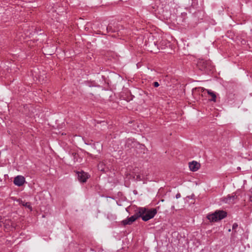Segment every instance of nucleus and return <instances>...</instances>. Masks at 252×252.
I'll return each mask as SVG.
<instances>
[{"mask_svg": "<svg viewBox=\"0 0 252 252\" xmlns=\"http://www.w3.org/2000/svg\"><path fill=\"white\" fill-rule=\"evenodd\" d=\"M139 218L143 220L147 221L153 218L157 213L156 209H147L143 207H139L137 209Z\"/></svg>", "mask_w": 252, "mask_h": 252, "instance_id": "nucleus-1", "label": "nucleus"}, {"mask_svg": "<svg viewBox=\"0 0 252 252\" xmlns=\"http://www.w3.org/2000/svg\"><path fill=\"white\" fill-rule=\"evenodd\" d=\"M226 212L222 210H218L214 213L208 214L207 218L210 222H216L221 220L226 217Z\"/></svg>", "mask_w": 252, "mask_h": 252, "instance_id": "nucleus-2", "label": "nucleus"}, {"mask_svg": "<svg viewBox=\"0 0 252 252\" xmlns=\"http://www.w3.org/2000/svg\"><path fill=\"white\" fill-rule=\"evenodd\" d=\"M237 196L235 193L231 194H228L227 196L223 197L222 199V202L229 204H234L236 202Z\"/></svg>", "mask_w": 252, "mask_h": 252, "instance_id": "nucleus-3", "label": "nucleus"}, {"mask_svg": "<svg viewBox=\"0 0 252 252\" xmlns=\"http://www.w3.org/2000/svg\"><path fill=\"white\" fill-rule=\"evenodd\" d=\"M139 218L137 210L135 211L134 215L127 218L126 219L123 220V223L124 225H130L132 224L135 220Z\"/></svg>", "mask_w": 252, "mask_h": 252, "instance_id": "nucleus-4", "label": "nucleus"}, {"mask_svg": "<svg viewBox=\"0 0 252 252\" xmlns=\"http://www.w3.org/2000/svg\"><path fill=\"white\" fill-rule=\"evenodd\" d=\"M26 182L25 178L21 175H18L14 179L13 183L15 185L18 187L23 186Z\"/></svg>", "mask_w": 252, "mask_h": 252, "instance_id": "nucleus-5", "label": "nucleus"}, {"mask_svg": "<svg viewBox=\"0 0 252 252\" xmlns=\"http://www.w3.org/2000/svg\"><path fill=\"white\" fill-rule=\"evenodd\" d=\"M78 179L81 183H85L89 178V175L87 173L83 171L77 172Z\"/></svg>", "mask_w": 252, "mask_h": 252, "instance_id": "nucleus-6", "label": "nucleus"}, {"mask_svg": "<svg viewBox=\"0 0 252 252\" xmlns=\"http://www.w3.org/2000/svg\"><path fill=\"white\" fill-rule=\"evenodd\" d=\"M199 164L195 161L189 163V168L192 171H197L199 167Z\"/></svg>", "mask_w": 252, "mask_h": 252, "instance_id": "nucleus-7", "label": "nucleus"}, {"mask_svg": "<svg viewBox=\"0 0 252 252\" xmlns=\"http://www.w3.org/2000/svg\"><path fill=\"white\" fill-rule=\"evenodd\" d=\"M201 91L202 92L205 91L207 92V93L208 94L212 96L211 100L213 101H216V95L215 94V93L212 92L211 90H206L204 88H201Z\"/></svg>", "mask_w": 252, "mask_h": 252, "instance_id": "nucleus-8", "label": "nucleus"}, {"mask_svg": "<svg viewBox=\"0 0 252 252\" xmlns=\"http://www.w3.org/2000/svg\"><path fill=\"white\" fill-rule=\"evenodd\" d=\"M20 204L23 205V206H25L29 209H30L31 211L32 210V206L29 202H25L22 200H21L19 202Z\"/></svg>", "mask_w": 252, "mask_h": 252, "instance_id": "nucleus-9", "label": "nucleus"}, {"mask_svg": "<svg viewBox=\"0 0 252 252\" xmlns=\"http://www.w3.org/2000/svg\"><path fill=\"white\" fill-rule=\"evenodd\" d=\"M132 144H133L134 145H135L132 139H128L127 140L126 142V146L129 148L132 147L133 146L131 145Z\"/></svg>", "mask_w": 252, "mask_h": 252, "instance_id": "nucleus-10", "label": "nucleus"}, {"mask_svg": "<svg viewBox=\"0 0 252 252\" xmlns=\"http://www.w3.org/2000/svg\"><path fill=\"white\" fill-rule=\"evenodd\" d=\"M107 218L109 220H114L116 219V216L115 215L113 214H108Z\"/></svg>", "mask_w": 252, "mask_h": 252, "instance_id": "nucleus-11", "label": "nucleus"}, {"mask_svg": "<svg viewBox=\"0 0 252 252\" xmlns=\"http://www.w3.org/2000/svg\"><path fill=\"white\" fill-rule=\"evenodd\" d=\"M104 165L103 164V162H100V163H99L98 167V169L100 170L104 171V168L102 167V165Z\"/></svg>", "mask_w": 252, "mask_h": 252, "instance_id": "nucleus-12", "label": "nucleus"}, {"mask_svg": "<svg viewBox=\"0 0 252 252\" xmlns=\"http://www.w3.org/2000/svg\"><path fill=\"white\" fill-rule=\"evenodd\" d=\"M153 85L155 87H158L159 86V84L158 82H155L153 83Z\"/></svg>", "mask_w": 252, "mask_h": 252, "instance_id": "nucleus-13", "label": "nucleus"}, {"mask_svg": "<svg viewBox=\"0 0 252 252\" xmlns=\"http://www.w3.org/2000/svg\"><path fill=\"white\" fill-rule=\"evenodd\" d=\"M238 227V224L236 223H234L232 225V229H235Z\"/></svg>", "mask_w": 252, "mask_h": 252, "instance_id": "nucleus-14", "label": "nucleus"}, {"mask_svg": "<svg viewBox=\"0 0 252 252\" xmlns=\"http://www.w3.org/2000/svg\"><path fill=\"white\" fill-rule=\"evenodd\" d=\"M250 200L252 202V189H251L250 194Z\"/></svg>", "mask_w": 252, "mask_h": 252, "instance_id": "nucleus-15", "label": "nucleus"}, {"mask_svg": "<svg viewBox=\"0 0 252 252\" xmlns=\"http://www.w3.org/2000/svg\"><path fill=\"white\" fill-rule=\"evenodd\" d=\"M180 197H181V194H180V193H177V194L176 195V198H180Z\"/></svg>", "mask_w": 252, "mask_h": 252, "instance_id": "nucleus-16", "label": "nucleus"}]
</instances>
